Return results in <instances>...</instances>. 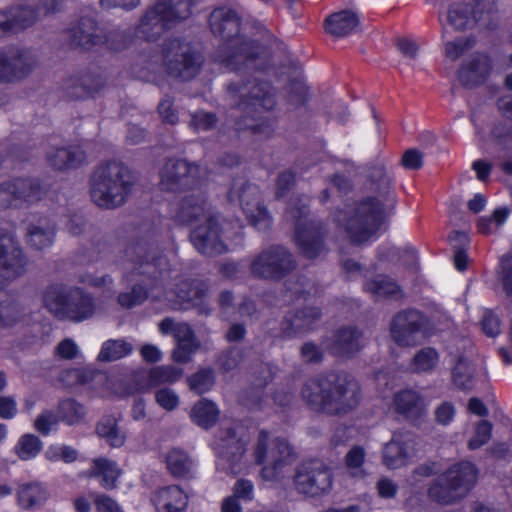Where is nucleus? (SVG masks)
I'll list each match as a JSON object with an SVG mask.
<instances>
[{
	"mask_svg": "<svg viewBox=\"0 0 512 512\" xmlns=\"http://www.w3.org/2000/svg\"><path fill=\"white\" fill-rule=\"evenodd\" d=\"M509 210L498 208L490 218L482 217L478 220V230L482 234H491L497 230L508 218Z\"/></svg>",
	"mask_w": 512,
	"mask_h": 512,
	"instance_id": "obj_49",
	"label": "nucleus"
},
{
	"mask_svg": "<svg viewBox=\"0 0 512 512\" xmlns=\"http://www.w3.org/2000/svg\"><path fill=\"white\" fill-rule=\"evenodd\" d=\"M57 413L60 421L73 426L82 423L86 416V408L74 399H65L59 402Z\"/></svg>",
	"mask_w": 512,
	"mask_h": 512,
	"instance_id": "obj_38",
	"label": "nucleus"
},
{
	"mask_svg": "<svg viewBox=\"0 0 512 512\" xmlns=\"http://www.w3.org/2000/svg\"><path fill=\"white\" fill-rule=\"evenodd\" d=\"M393 408L408 419H416L425 413L426 404L417 391L404 389L394 395Z\"/></svg>",
	"mask_w": 512,
	"mask_h": 512,
	"instance_id": "obj_27",
	"label": "nucleus"
},
{
	"mask_svg": "<svg viewBox=\"0 0 512 512\" xmlns=\"http://www.w3.org/2000/svg\"><path fill=\"white\" fill-rule=\"evenodd\" d=\"M164 461L168 472L174 478L190 479L195 477L196 463L186 451L172 448L164 455Z\"/></svg>",
	"mask_w": 512,
	"mask_h": 512,
	"instance_id": "obj_25",
	"label": "nucleus"
},
{
	"mask_svg": "<svg viewBox=\"0 0 512 512\" xmlns=\"http://www.w3.org/2000/svg\"><path fill=\"white\" fill-rule=\"evenodd\" d=\"M70 44L75 47L89 49L100 41L96 22L91 17L82 18L76 25L67 31Z\"/></svg>",
	"mask_w": 512,
	"mask_h": 512,
	"instance_id": "obj_28",
	"label": "nucleus"
},
{
	"mask_svg": "<svg viewBox=\"0 0 512 512\" xmlns=\"http://www.w3.org/2000/svg\"><path fill=\"white\" fill-rule=\"evenodd\" d=\"M216 123V117L213 113L199 112L192 118V124L196 130H208Z\"/></svg>",
	"mask_w": 512,
	"mask_h": 512,
	"instance_id": "obj_62",
	"label": "nucleus"
},
{
	"mask_svg": "<svg viewBox=\"0 0 512 512\" xmlns=\"http://www.w3.org/2000/svg\"><path fill=\"white\" fill-rule=\"evenodd\" d=\"M191 0H160L141 18L136 35L146 41L158 37L165 28L188 18L191 14Z\"/></svg>",
	"mask_w": 512,
	"mask_h": 512,
	"instance_id": "obj_9",
	"label": "nucleus"
},
{
	"mask_svg": "<svg viewBox=\"0 0 512 512\" xmlns=\"http://www.w3.org/2000/svg\"><path fill=\"white\" fill-rule=\"evenodd\" d=\"M159 184L171 192L194 190L201 185L200 169L185 160L168 159L160 170Z\"/></svg>",
	"mask_w": 512,
	"mask_h": 512,
	"instance_id": "obj_15",
	"label": "nucleus"
},
{
	"mask_svg": "<svg viewBox=\"0 0 512 512\" xmlns=\"http://www.w3.org/2000/svg\"><path fill=\"white\" fill-rule=\"evenodd\" d=\"M362 346V334L352 327L339 329L333 341L327 347L331 353L338 356H349L357 352Z\"/></svg>",
	"mask_w": 512,
	"mask_h": 512,
	"instance_id": "obj_30",
	"label": "nucleus"
},
{
	"mask_svg": "<svg viewBox=\"0 0 512 512\" xmlns=\"http://www.w3.org/2000/svg\"><path fill=\"white\" fill-rule=\"evenodd\" d=\"M8 14L14 32L30 27L41 15L39 11H35L29 5L14 6L8 11Z\"/></svg>",
	"mask_w": 512,
	"mask_h": 512,
	"instance_id": "obj_39",
	"label": "nucleus"
},
{
	"mask_svg": "<svg viewBox=\"0 0 512 512\" xmlns=\"http://www.w3.org/2000/svg\"><path fill=\"white\" fill-rule=\"evenodd\" d=\"M359 24L356 12L344 10L335 13L326 19V30L335 36H346L353 32Z\"/></svg>",
	"mask_w": 512,
	"mask_h": 512,
	"instance_id": "obj_36",
	"label": "nucleus"
},
{
	"mask_svg": "<svg viewBox=\"0 0 512 512\" xmlns=\"http://www.w3.org/2000/svg\"><path fill=\"white\" fill-rule=\"evenodd\" d=\"M39 184L30 179H16L0 184V209L22 207L39 201L42 197Z\"/></svg>",
	"mask_w": 512,
	"mask_h": 512,
	"instance_id": "obj_19",
	"label": "nucleus"
},
{
	"mask_svg": "<svg viewBox=\"0 0 512 512\" xmlns=\"http://www.w3.org/2000/svg\"><path fill=\"white\" fill-rule=\"evenodd\" d=\"M60 419L58 413L55 414L51 410L42 411L34 420V428L43 436H48L52 431L56 430Z\"/></svg>",
	"mask_w": 512,
	"mask_h": 512,
	"instance_id": "obj_50",
	"label": "nucleus"
},
{
	"mask_svg": "<svg viewBox=\"0 0 512 512\" xmlns=\"http://www.w3.org/2000/svg\"><path fill=\"white\" fill-rule=\"evenodd\" d=\"M477 470L470 462L451 466L428 489L429 497L441 504H450L463 498L473 487Z\"/></svg>",
	"mask_w": 512,
	"mask_h": 512,
	"instance_id": "obj_10",
	"label": "nucleus"
},
{
	"mask_svg": "<svg viewBox=\"0 0 512 512\" xmlns=\"http://www.w3.org/2000/svg\"><path fill=\"white\" fill-rule=\"evenodd\" d=\"M157 404L167 411H172L179 405V396L171 388H162L156 391Z\"/></svg>",
	"mask_w": 512,
	"mask_h": 512,
	"instance_id": "obj_52",
	"label": "nucleus"
},
{
	"mask_svg": "<svg viewBox=\"0 0 512 512\" xmlns=\"http://www.w3.org/2000/svg\"><path fill=\"white\" fill-rule=\"evenodd\" d=\"M425 322V317L419 311H402L392 320L391 336L400 346L415 345L422 334Z\"/></svg>",
	"mask_w": 512,
	"mask_h": 512,
	"instance_id": "obj_22",
	"label": "nucleus"
},
{
	"mask_svg": "<svg viewBox=\"0 0 512 512\" xmlns=\"http://www.w3.org/2000/svg\"><path fill=\"white\" fill-rule=\"evenodd\" d=\"M26 242L34 250H44L52 246L55 226L47 217H40L27 226Z\"/></svg>",
	"mask_w": 512,
	"mask_h": 512,
	"instance_id": "obj_24",
	"label": "nucleus"
},
{
	"mask_svg": "<svg viewBox=\"0 0 512 512\" xmlns=\"http://www.w3.org/2000/svg\"><path fill=\"white\" fill-rule=\"evenodd\" d=\"M233 496L239 500L251 501L254 497V485L250 480L239 479L234 484Z\"/></svg>",
	"mask_w": 512,
	"mask_h": 512,
	"instance_id": "obj_56",
	"label": "nucleus"
},
{
	"mask_svg": "<svg viewBox=\"0 0 512 512\" xmlns=\"http://www.w3.org/2000/svg\"><path fill=\"white\" fill-rule=\"evenodd\" d=\"M295 268L292 254L283 246H270L253 258L251 274L257 278L279 280Z\"/></svg>",
	"mask_w": 512,
	"mask_h": 512,
	"instance_id": "obj_13",
	"label": "nucleus"
},
{
	"mask_svg": "<svg viewBox=\"0 0 512 512\" xmlns=\"http://www.w3.org/2000/svg\"><path fill=\"white\" fill-rule=\"evenodd\" d=\"M235 196L252 226L258 230H266L270 227L271 218L267 209L260 203V192L257 186L246 184L239 191L233 188L229 197L232 200Z\"/></svg>",
	"mask_w": 512,
	"mask_h": 512,
	"instance_id": "obj_20",
	"label": "nucleus"
},
{
	"mask_svg": "<svg viewBox=\"0 0 512 512\" xmlns=\"http://www.w3.org/2000/svg\"><path fill=\"white\" fill-rule=\"evenodd\" d=\"M364 290L374 297H387L397 294L399 286L388 277L377 276L375 279L365 283Z\"/></svg>",
	"mask_w": 512,
	"mask_h": 512,
	"instance_id": "obj_43",
	"label": "nucleus"
},
{
	"mask_svg": "<svg viewBox=\"0 0 512 512\" xmlns=\"http://www.w3.org/2000/svg\"><path fill=\"white\" fill-rule=\"evenodd\" d=\"M200 344L198 340H190L185 342H177L174 349L173 360L179 363H187L192 359V355L198 350Z\"/></svg>",
	"mask_w": 512,
	"mask_h": 512,
	"instance_id": "obj_51",
	"label": "nucleus"
},
{
	"mask_svg": "<svg viewBox=\"0 0 512 512\" xmlns=\"http://www.w3.org/2000/svg\"><path fill=\"white\" fill-rule=\"evenodd\" d=\"M120 473L116 462L105 457H99L92 460L91 468L83 474L88 478H99L100 485L104 489L110 490L116 487Z\"/></svg>",
	"mask_w": 512,
	"mask_h": 512,
	"instance_id": "obj_29",
	"label": "nucleus"
},
{
	"mask_svg": "<svg viewBox=\"0 0 512 512\" xmlns=\"http://www.w3.org/2000/svg\"><path fill=\"white\" fill-rule=\"evenodd\" d=\"M255 462L262 468L265 480H274L286 466L296 460V454L290 444L282 438H271L267 431H260L254 448Z\"/></svg>",
	"mask_w": 512,
	"mask_h": 512,
	"instance_id": "obj_11",
	"label": "nucleus"
},
{
	"mask_svg": "<svg viewBox=\"0 0 512 512\" xmlns=\"http://www.w3.org/2000/svg\"><path fill=\"white\" fill-rule=\"evenodd\" d=\"M439 355L434 348H423L413 358L412 367L416 372H427L434 369L438 363Z\"/></svg>",
	"mask_w": 512,
	"mask_h": 512,
	"instance_id": "obj_48",
	"label": "nucleus"
},
{
	"mask_svg": "<svg viewBox=\"0 0 512 512\" xmlns=\"http://www.w3.org/2000/svg\"><path fill=\"white\" fill-rule=\"evenodd\" d=\"M214 380V372L209 368L200 369L187 379L190 389L199 395L208 392L214 385Z\"/></svg>",
	"mask_w": 512,
	"mask_h": 512,
	"instance_id": "obj_46",
	"label": "nucleus"
},
{
	"mask_svg": "<svg viewBox=\"0 0 512 512\" xmlns=\"http://www.w3.org/2000/svg\"><path fill=\"white\" fill-rule=\"evenodd\" d=\"M401 162L406 169L418 170L423 165V154L419 150L409 149L403 154Z\"/></svg>",
	"mask_w": 512,
	"mask_h": 512,
	"instance_id": "obj_57",
	"label": "nucleus"
},
{
	"mask_svg": "<svg viewBox=\"0 0 512 512\" xmlns=\"http://www.w3.org/2000/svg\"><path fill=\"white\" fill-rule=\"evenodd\" d=\"M308 199L300 198L296 203L290 204L286 218L295 222L294 241L304 257L314 259L325 252L323 233L320 225L309 222L307 216Z\"/></svg>",
	"mask_w": 512,
	"mask_h": 512,
	"instance_id": "obj_12",
	"label": "nucleus"
},
{
	"mask_svg": "<svg viewBox=\"0 0 512 512\" xmlns=\"http://www.w3.org/2000/svg\"><path fill=\"white\" fill-rule=\"evenodd\" d=\"M474 39L460 38L453 42H447L445 45V54L452 60L458 59L466 50L473 47Z\"/></svg>",
	"mask_w": 512,
	"mask_h": 512,
	"instance_id": "obj_53",
	"label": "nucleus"
},
{
	"mask_svg": "<svg viewBox=\"0 0 512 512\" xmlns=\"http://www.w3.org/2000/svg\"><path fill=\"white\" fill-rule=\"evenodd\" d=\"M476 1V9L472 11L468 8L470 4L462 3V4H452L447 13V21L448 23L456 30H462L469 26H471L475 21L481 19V16L477 17L476 15L480 13V6L482 5V0Z\"/></svg>",
	"mask_w": 512,
	"mask_h": 512,
	"instance_id": "obj_35",
	"label": "nucleus"
},
{
	"mask_svg": "<svg viewBox=\"0 0 512 512\" xmlns=\"http://www.w3.org/2000/svg\"><path fill=\"white\" fill-rule=\"evenodd\" d=\"M301 394L313 410L330 415L346 414L360 402L359 384L346 374L329 373L310 379Z\"/></svg>",
	"mask_w": 512,
	"mask_h": 512,
	"instance_id": "obj_4",
	"label": "nucleus"
},
{
	"mask_svg": "<svg viewBox=\"0 0 512 512\" xmlns=\"http://www.w3.org/2000/svg\"><path fill=\"white\" fill-rule=\"evenodd\" d=\"M482 328L485 334L490 337H494L500 332L499 320L491 311H485L483 314Z\"/></svg>",
	"mask_w": 512,
	"mask_h": 512,
	"instance_id": "obj_60",
	"label": "nucleus"
},
{
	"mask_svg": "<svg viewBox=\"0 0 512 512\" xmlns=\"http://www.w3.org/2000/svg\"><path fill=\"white\" fill-rule=\"evenodd\" d=\"M394 206V197L386 194L381 199L367 198L346 212H339L336 221L341 224L354 243H363L375 236L384 223L387 210Z\"/></svg>",
	"mask_w": 512,
	"mask_h": 512,
	"instance_id": "obj_5",
	"label": "nucleus"
},
{
	"mask_svg": "<svg viewBox=\"0 0 512 512\" xmlns=\"http://www.w3.org/2000/svg\"><path fill=\"white\" fill-rule=\"evenodd\" d=\"M17 414V404L11 396H0V417L12 419Z\"/></svg>",
	"mask_w": 512,
	"mask_h": 512,
	"instance_id": "obj_63",
	"label": "nucleus"
},
{
	"mask_svg": "<svg viewBox=\"0 0 512 512\" xmlns=\"http://www.w3.org/2000/svg\"><path fill=\"white\" fill-rule=\"evenodd\" d=\"M321 317V311L317 307H304L285 319L284 331L287 335L305 333L312 329L313 324Z\"/></svg>",
	"mask_w": 512,
	"mask_h": 512,
	"instance_id": "obj_32",
	"label": "nucleus"
},
{
	"mask_svg": "<svg viewBox=\"0 0 512 512\" xmlns=\"http://www.w3.org/2000/svg\"><path fill=\"white\" fill-rule=\"evenodd\" d=\"M158 512H184L188 506V496L177 485L158 489L152 498Z\"/></svg>",
	"mask_w": 512,
	"mask_h": 512,
	"instance_id": "obj_23",
	"label": "nucleus"
},
{
	"mask_svg": "<svg viewBox=\"0 0 512 512\" xmlns=\"http://www.w3.org/2000/svg\"><path fill=\"white\" fill-rule=\"evenodd\" d=\"M417 438L410 432L394 433L383 449V463L389 469L407 465L417 455Z\"/></svg>",
	"mask_w": 512,
	"mask_h": 512,
	"instance_id": "obj_21",
	"label": "nucleus"
},
{
	"mask_svg": "<svg viewBox=\"0 0 512 512\" xmlns=\"http://www.w3.org/2000/svg\"><path fill=\"white\" fill-rule=\"evenodd\" d=\"M492 425L488 421H481L476 427L475 435L470 439L468 447L477 449L487 443L491 438Z\"/></svg>",
	"mask_w": 512,
	"mask_h": 512,
	"instance_id": "obj_54",
	"label": "nucleus"
},
{
	"mask_svg": "<svg viewBox=\"0 0 512 512\" xmlns=\"http://www.w3.org/2000/svg\"><path fill=\"white\" fill-rule=\"evenodd\" d=\"M210 28L214 35L222 39H231L240 29V19L231 9H215L209 19Z\"/></svg>",
	"mask_w": 512,
	"mask_h": 512,
	"instance_id": "obj_26",
	"label": "nucleus"
},
{
	"mask_svg": "<svg viewBox=\"0 0 512 512\" xmlns=\"http://www.w3.org/2000/svg\"><path fill=\"white\" fill-rule=\"evenodd\" d=\"M365 449L361 446H353L345 456V466L352 477L363 478L366 473L364 463Z\"/></svg>",
	"mask_w": 512,
	"mask_h": 512,
	"instance_id": "obj_45",
	"label": "nucleus"
},
{
	"mask_svg": "<svg viewBox=\"0 0 512 512\" xmlns=\"http://www.w3.org/2000/svg\"><path fill=\"white\" fill-rule=\"evenodd\" d=\"M79 352L77 344L71 339L61 341L56 347V354L62 359H73Z\"/></svg>",
	"mask_w": 512,
	"mask_h": 512,
	"instance_id": "obj_61",
	"label": "nucleus"
},
{
	"mask_svg": "<svg viewBox=\"0 0 512 512\" xmlns=\"http://www.w3.org/2000/svg\"><path fill=\"white\" fill-rule=\"evenodd\" d=\"M27 261L10 232H0V288L25 273Z\"/></svg>",
	"mask_w": 512,
	"mask_h": 512,
	"instance_id": "obj_16",
	"label": "nucleus"
},
{
	"mask_svg": "<svg viewBox=\"0 0 512 512\" xmlns=\"http://www.w3.org/2000/svg\"><path fill=\"white\" fill-rule=\"evenodd\" d=\"M438 471V467L434 462H426L417 466L409 478L407 479L411 487L417 488L421 481V478L429 477Z\"/></svg>",
	"mask_w": 512,
	"mask_h": 512,
	"instance_id": "obj_55",
	"label": "nucleus"
},
{
	"mask_svg": "<svg viewBox=\"0 0 512 512\" xmlns=\"http://www.w3.org/2000/svg\"><path fill=\"white\" fill-rule=\"evenodd\" d=\"M295 182V175L291 171L281 173L276 183V196L278 198L285 195V193L292 187Z\"/></svg>",
	"mask_w": 512,
	"mask_h": 512,
	"instance_id": "obj_64",
	"label": "nucleus"
},
{
	"mask_svg": "<svg viewBox=\"0 0 512 512\" xmlns=\"http://www.w3.org/2000/svg\"><path fill=\"white\" fill-rule=\"evenodd\" d=\"M37 65L35 56L23 49L0 50V83H10L27 77Z\"/></svg>",
	"mask_w": 512,
	"mask_h": 512,
	"instance_id": "obj_17",
	"label": "nucleus"
},
{
	"mask_svg": "<svg viewBox=\"0 0 512 512\" xmlns=\"http://www.w3.org/2000/svg\"><path fill=\"white\" fill-rule=\"evenodd\" d=\"M248 436L242 426L221 430L218 435L217 453L221 461L229 464L231 474L240 472L239 462L245 452Z\"/></svg>",
	"mask_w": 512,
	"mask_h": 512,
	"instance_id": "obj_18",
	"label": "nucleus"
},
{
	"mask_svg": "<svg viewBox=\"0 0 512 512\" xmlns=\"http://www.w3.org/2000/svg\"><path fill=\"white\" fill-rule=\"evenodd\" d=\"M43 448L40 438L34 434H24L17 441L13 450L14 453L23 461L35 458Z\"/></svg>",
	"mask_w": 512,
	"mask_h": 512,
	"instance_id": "obj_40",
	"label": "nucleus"
},
{
	"mask_svg": "<svg viewBox=\"0 0 512 512\" xmlns=\"http://www.w3.org/2000/svg\"><path fill=\"white\" fill-rule=\"evenodd\" d=\"M154 68L161 66L165 71L176 78L190 80L194 78L201 65V56L194 51L189 43L178 39L167 41L160 54H154L149 59Z\"/></svg>",
	"mask_w": 512,
	"mask_h": 512,
	"instance_id": "obj_8",
	"label": "nucleus"
},
{
	"mask_svg": "<svg viewBox=\"0 0 512 512\" xmlns=\"http://www.w3.org/2000/svg\"><path fill=\"white\" fill-rule=\"evenodd\" d=\"M491 70V63L486 55H476L468 65L459 70V80L466 86L481 83Z\"/></svg>",
	"mask_w": 512,
	"mask_h": 512,
	"instance_id": "obj_33",
	"label": "nucleus"
},
{
	"mask_svg": "<svg viewBox=\"0 0 512 512\" xmlns=\"http://www.w3.org/2000/svg\"><path fill=\"white\" fill-rule=\"evenodd\" d=\"M190 417L193 423L208 429L218 420L219 410L213 402L202 399L193 406Z\"/></svg>",
	"mask_w": 512,
	"mask_h": 512,
	"instance_id": "obj_37",
	"label": "nucleus"
},
{
	"mask_svg": "<svg viewBox=\"0 0 512 512\" xmlns=\"http://www.w3.org/2000/svg\"><path fill=\"white\" fill-rule=\"evenodd\" d=\"M84 151L77 146L53 148L47 153V161L54 169L76 168L85 161Z\"/></svg>",
	"mask_w": 512,
	"mask_h": 512,
	"instance_id": "obj_31",
	"label": "nucleus"
},
{
	"mask_svg": "<svg viewBox=\"0 0 512 512\" xmlns=\"http://www.w3.org/2000/svg\"><path fill=\"white\" fill-rule=\"evenodd\" d=\"M44 306L57 318L82 322L93 316V298L77 287L63 284L48 286L43 293Z\"/></svg>",
	"mask_w": 512,
	"mask_h": 512,
	"instance_id": "obj_7",
	"label": "nucleus"
},
{
	"mask_svg": "<svg viewBox=\"0 0 512 512\" xmlns=\"http://www.w3.org/2000/svg\"><path fill=\"white\" fill-rule=\"evenodd\" d=\"M229 101L237 130L250 129L256 133H269L272 124L263 113L275 106L273 88L268 82L249 80L239 84L231 82L227 86Z\"/></svg>",
	"mask_w": 512,
	"mask_h": 512,
	"instance_id": "obj_3",
	"label": "nucleus"
},
{
	"mask_svg": "<svg viewBox=\"0 0 512 512\" xmlns=\"http://www.w3.org/2000/svg\"><path fill=\"white\" fill-rule=\"evenodd\" d=\"M133 183V176L126 166L117 161L107 162L92 175L91 199L100 208L115 209L126 202Z\"/></svg>",
	"mask_w": 512,
	"mask_h": 512,
	"instance_id": "obj_6",
	"label": "nucleus"
},
{
	"mask_svg": "<svg viewBox=\"0 0 512 512\" xmlns=\"http://www.w3.org/2000/svg\"><path fill=\"white\" fill-rule=\"evenodd\" d=\"M475 368L467 360L460 358L452 372L453 383L462 390H471L473 388V374Z\"/></svg>",
	"mask_w": 512,
	"mask_h": 512,
	"instance_id": "obj_42",
	"label": "nucleus"
},
{
	"mask_svg": "<svg viewBox=\"0 0 512 512\" xmlns=\"http://www.w3.org/2000/svg\"><path fill=\"white\" fill-rule=\"evenodd\" d=\"M94 504L98 512H123L116 501L104 494L95 495Z\"/></svg>",
	"mask_w": 512,
	"mask_h": 512,
	"instance_id": "obj_59",
	"label": "nucleus"
},
{
	"mask_svg": "<svg viewBox=\"0 0 512 512\" xmlns=\"http://www.w3.org/2000/svg\"><path fill=\"white\" fill-rule=\"evenodd\" d=\"M143 252L142 247H130L126 251L130 257L126 269L131 270V276L147 275L149 291L135 284L129 293H121L118 303L124 308L141 304L150 295L155 299H165L175 307L188 309L190 306L199 307V313L209 314V309L203 306L206 295V285L199 281L188 282L173 271L166 257L155 256L151 251Z\"/></svg>",
	"mask_w": 512,
	"mask_h": 512,
	"instance_id": "obj_1",
	"label": "nucleus"
},
{
	"mask_svg": "<svg viewBox=\"0 0 512 512\" xmlns=\"http://www.w3.org/2000/svg\"><path fill=\"white\" fill-rule=\"evenodd\" d=\"M332 484V471L321 461H306L297 467L294 485L299 493L309 496L324 495L331 490Z\"/></svg>",
	"mask_w": 512,
	"mask_h": 512,
	"instance_id": "obj_14",
	"label": "nucleus"
},
{
	"mask_svg": "<svg viewBox=\"0 0 512 512\" xmlns=\"http://www.w3.org/2000/svg\"><path fill=\"white\" fill-rule=\"evenodd\" d=\"M17 499L23 509L38 508L48 499V491L40 482L25 483L19 486Z\"/></svg>",
	"mask_w": 512,
	"mask_h": 512,
	"instance_id": "obj_34",
	"label": "nucleus"
},
{
	"mask_svg": "<svg viewBox=\"0 0 512 512\" xmlns=\"http://www.w3.org/2000/svg\"><path fill=\"white\" fill-rule=\"evenodd\" d=\"M501 267L503 288L506 295L512 300V258H502Z\"/></svg>",
	"mask_w": 512,
	"mask_h": 512,
	"instance_id": "obj_58",
	"label": "nucleus"
},
{
	"mask_svg": "<svg viewBox=\"0 0 512 512\" xmlns=\"http://www.w3.org/2000/svg\"><path fill=\"white\" fill-rule=\"evenodd\" d=\"M192 191L177 204L175 220L195 226L190 239L199 253L212 256L226 252V242L239 235L241 226H232L226 222L220 224L199 187Z\"/></svg>",
	"mask_w": 512,
	"mask_h": 512,
	"instance_id": "obj_2",
	"label": "nucleus"
},
{
	"mask_svg": "<svg viewBox=\"0 0 512 512\" xmlns=\"http://www.w3.org/2000/svg\"><path fill=\"white\" fill-rule=\"evenodd\" d=\"M257 56L256 47L251 42H241L237 51L221 61L231 69L238 70V65L244 64L245 67H252V63Z\"/></svg>",
	"mask_w": 512,
	"mask_h": 512,
	"instance_id": "obj_41",
	"label": "nucleus"
},
{
	"mask_svg": "<svg viewBox=\"0 0 512 512\" xmlns=\"http://www.w3.org/2000/svg\"><path fill=\"white\" fill-rule=\"evenodd\" d=\"M131 350V346L122 340H108L103 343L98 359L105 362L115 361L128 355Z\"/></svg>",
	"mask_w": 512,
	"mask_h": 512,
	"instance_id": "obj_44",
	"label": "nucleus"
},
{
	"mask_svg": "<svg viewBox=\"0 0 512 512\" xmlns=\"http://www.w3.org/2000/svg\"><path fill=\"white\" fill-rule=\"evenodd\" d=\"M182 375V370L173 366H157L149 372V383L157 386L176 382Z\"/></svg>",
	"mask_w": 512,
	"mask_h": 512,
	"instance_id": "obj_47",
	"label": "nucleus"
}]
</instances>
